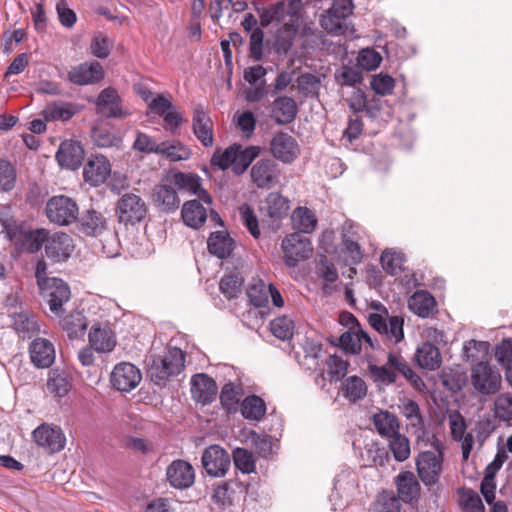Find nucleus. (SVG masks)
<instances>
[{
    "instance_id": "obj_64",
    "label": "nucleus",
    "mask_w": 512,
    "mask_h": 512,
    "mask_svg": "<svg viewBox=\"0 0 512 512\" xmlns=\"http://www.w3.org/2000/svg\"><path fill=\"white\" fill-rule=\"evenodd\" d=\"M399 510L400 502L394 493L383 492L379 495L375 504V512H399Z\"/></svg>"
},
{
    "instance_id": "obj_9",
    "label": "nucleus",
    "mask_w": 512,
    "mask_h": 512,
    "mask_svg": "<svg viewBox=\"0 0 512 512\" xmlns=\"http://www.w3.org/2000/svg\"><path fill=\"white\" fill-rule=\"evenodd\" d=\"M202 467L211 477H224L230 467L228 452L219 445L207 447L201 457Z\"/></svg>"
},
{
    "instance_id": "obj_43",
    "label": "nucleus",
    "mask_w": 512,
    "mask_h": 512,
    "mask_svg": "<svg viewBox=\"0 0 512 512\" xmlns=\"http://www.w3.org/2000/svg\"><path fill=\"white\" fill-rule=\"evenodd\" d=\"M46 387L54 396L64 397L70 389V382L65 372L53 369L49 371Z\"/></svg>"
},
{
    "instance_id": "obj_5",
    "label": "nucleus",
    "mask_w": 512,
    "mask_h": 512,
    "mask_svg": "<svg viewBox=\"0 0 512 512\" xmlns=\"http://www.w3.org/2000/svg\"><path fill=\"white\" fill-rule=\"evenodd\" d=\"M444 449L423 450L416 459L417 473L426 486H433L439 481L442 472Z\"/></svg>"
},
{
    "instance_id": "obj_25",
    "label": "nucleus",
    "mask_w": 512,
    "mask_h": 512,
    "mask_svg": "<svg viewBox=\"0 0 512 512\" xmlns=\"http://www.w3.org/2000/svg\"><path fill=\"white\" fill-rule=\"evenodd\" d=\"M193 132L203 146H213L214 138L212 121L207 112L201 106H197L194 110Z\"/></svg>"
},
{
    "instance_id": "obj_40",
    "label": "nucleus",
    "mask_w": 512,
    "mask_h": 512,
    "mask_svg": "<svg viewBox=\"0 0 512 512\" xmlns=\"http://www.w3.org/2000/svg\"><path fill=\"white\" fill-rule=\"evenodd\" d=\"M270 284H266L259 278L253 279L247 288L250 303L255 307H266L269 302Z\"/></svg>"
},
{
    "instance_id": "obj_50",
    "label": "nucleus",
    "mask_w": 512,
    "mask_h": 512,
    "mask_svg": "<svg viewBox=\"0 0 512 512\" xmlns=\"http://www.w3.org/2000/svg\"><path fill=\"white\" fill-rule=\"evenodd\" d=\"M343 259L348 265H356L362 260V251L358 242L348 234L343 235L342 249Z\"/></svg>"
},
{
    "instance_id": "obj_23",
    "label": "nucleus",
    "mask_w": 512,
    "mask_h": 512,
    "mask_svg": "<svg viewBox=\"0 0 512 512\" xmlns=\"http://www.w3.org/2000/svg\"><path fill=\"white\" fill-rule=\"evenodd\" d=\"M191 394L196 402L203 405L209 404L216 398L217 385L206 374L194 375L191 379Z\"/></svg>"
},
{
    "instance_id": "obj_31",
    "label": "nucleus",
    "mask_w": 512,
    "mask_h": 512,
    "mask_svg": "<svg viewBox=\"0 0 512 512\" xmlns=\"http://www.w3.org/2000/svg\"><path fill=\"white\" fill-rule=\"evenodd\" d=\"M292 227L296 233L309 234L317 225V218L313 211L307 207L296 208L291 215Z\"/></svg>"
},
{
    "instance_id": "obj_32",
    "label": "nucleus",
    "mask_w": 512,
    "mask_h": 512,
    "mask_svg": "<svg viewBox=\"0 0 512 512\" xmlns=\"http://www.w3.org/2000/svg\"><path fill=\"white\" fill-rule=\"evenodd\" d=\"M417 364L427 370H436L440 367L442 359L439 349L431 343H423L416 350Z\"/></svg>"
},
{
    "instance_id": "obj_46",
    "label": "nucleus",
    "mask_w": 512,
    "mask_h": 512,
    "mask_svg": "<svg viewBox=\"0 0 512 512\" xmlns=\"http://www.w3.org/2000/svg\"><path fill=\"white\" fill-rule=\"evenodd\" d=\"M241 413L248 420L259 421L266 413L265 402L255 395L246 397L241 404Z\"/></svg>"
},
{
    "instance_id": "obj_35",
    "label": "nucleus",
    "mask_w": 512,
    "mask_h": 512,
    "mask_svg": "<svg viewBox=\"0 0 512 512\" xmlns=\"http://www.w3.org/2000/svg\"><path fill=\"white\" fill-rule=\"evenodd\" d=\"M433 296L426 291L415 292L408 300L409 309L420 317H428L435 309Z\"/></svg>"
},
{
    "instance_id": "obj_27",
    "label": "nucleus",
    "mask_w": 512,
    "mask_h": 512,
    "mask_svg": "<svg viewBox=\"0 0 512 512\" xmlns=\"http://www.w3.org/2000/svg\"><path fill=\"white\" fill-rule=\"evenodd\" d=\"M80 231L91 237H99L107 230L106 218L99 212L89 210L79 220Z\"/></svg>"
},
{
    "instance_id": "obj_51",
    "label": "nucleus",
    "mask_w": 512,
    "mask_h": 512,
    "mask_svg": "<svg viewBox=\"0 0 512 512\" xmlns=\"http://www.w3.org/2000/svg\"><path fill=\"white\" fill-rule=\"evenodd\" d=\"M459 504L466 512L485 511V507L480 496L471 489L463 488L459 491Z\"/></svg>"
},
{
    "instance_id": "obj_30",
    "label": "nucleus",
    "mask_w": 512,
    "mask_h": 512,
    "mask_svg": "<svg viewBox=\"0 0 512 512\" xmlns=\"http://www.w3.org/2000/svg\"><path fill=\"white\" fill-rule=\"evenodd\" d=\"M207 244L209 252L218 258L230 256L235 245L234 240L224 231L211 233Z\"/></svg>"
},
{
    "instance_id": "obj_20",
    "label": "nucleus",
    "mask_w": 512,
    "mask_h": 512,
    "mask_svg": "<svg viewBox=\"0 0 512 512\" xmlns=\"http://www.w3.org/2000/svg\"><path fill=\"white\" fill-rule=\"evenodd\" d=\"M111 173L109 160L103 155H95L89 158L83 170V177L86 182L97 186L106 181Z\"/></svg>"
},
{
    "instance_id": "obj_10",
    "label": "nucleus",
    "mask_w": 512,
    "mask_h": 512,
    "mask_svg": "<svg viewBox=\"0 0 512 512\" xmlns=\"http://www.w3.org/2000/svg\"><path fill=\"white\" fill-rule=\"evenodd\" d=\"M142 380L140 369L130 362L118 363L112 370L110 382L112 386L121 392H130L135 389Z\"/></svg>"
},
{
    "instance_id": "obj_39",
    "label": "nucleus",
    "mask_w": 512,
    "mask_h": 512,
    "mask_svg": "<svg viewBox=\"0 0 512 512\" xmlns=\"http://www.w3.org/2000/svg\"><path fill=\"white\" fill-rule=\"evenodd\" d=\"M153 199L165 211H174L180 203L176 191L168 185L156 186L153 192Z\"/></svg>"
},
{
    "instance_id": "obj_42",
    "label": "nucleus",
    "mask_w": 512,
    "mask_h": 512,
    "mask_svg": "<svg viewBox=\"0 0 512 512\" xmlns=\"http://www.w3.org/2000/svg\"><path fill=\"white\" fill-rule=\"evenodd\" d=\"M14 329L22 338H32L41 333V326L34 316L19 314L14 320Z\"/></svg>"
},
{
    "instance_id": "obj_34",
    "label": "nucleus",
    "mask_w": 512,
    "mask_h": 512,
    "mask_svg": "<svg viewBox=\"0 0 512 512\" xmlns=\"http://www.w3.org/2000/svg\"><path fill=\"white\" fill-rule=\"evenodd\" d=\"M399 496L405 502H411L419 495L420 486L410 471L400 473L396 478Z\"/></svg>"
},
{
    "instance_id": "obj_44",
    "label": "nucleus",
    "mask_w": 512,
    "mask_h": 512,
    "mask_svg": "<svg viewBox=\"0 0 512 512\" xmlns=\"http://www.w3.org/2000/svg\"><path fill=\"white\" fill-rule=\"evenodd\" d=\"M296 33L295 17L289 16V20L285 21L277 31L276 45L278 50L283 52L288 51L292 46Z\"/></svg>"
},
{
    "instance_id": "obj_36",
    "label": "nucleus",
    "mask_w": 512,
    "mask_h": 512,
    "mask_svg": "<svg viewBox=\"0 0 512 512\" xmlns=\"http://www.w3.org/2000/svg\"><path fill=\"white\" fill-rule=\"evenodd\" d=\"M373 424L377 432L387 439L399 433V421L394 414L388 411L381 410L374 414Z\"/></svg>"
},
{
    "instance_id": "obj_54",
    "label": "nucleus",
    "mask_w": 512,
    "mask_h": 512,
    "mask_svg": "<svg viewBox=\"0 0 512 512\" xmlns=\"http://www.w3.org/2000/svg\"><path fill=\"white\" fill-rule=\"evenodd\" d=\"M369 373L376 383L389 385L396 381L397 374L394 366H390L388 361L385 365L378 366L371 364L369 365Z\"/></svg>"
},
{
    "instance_id": "obj_19",
    "label": "nucleus",
    "mask_w": 512,
    "mask_h": 512,
    "mask_svg": "<svg viewBox=\"0 0 512 512\" xmlns=\"http://www.w3.org/2000/svg\"><path fill=\"white\" fill-rule=\"evenodd\" d=\"M29 354L32 363L38 368H48L55 361L54 344L46 338H35L29 345Z\"/></svg>"
},
{
    "instance_id": "obj_14",
    "label": "nucleus",
    "mask_w": 512,
    "mask_h": 512,
    "mask_svg": "<svg viewBox=\"0 0 512 512\" xmlns=\"http://www.w3.org/2000/svg\"><path fill=\"white\" fill-rule=\"evenodd\" d=\"M73 239L64 232H53L45 245L46 256L53 262L66 261L74 250Z\"/></svg>"
},
{
    "instance_id": "obj_49",
    "label": "nucleus",
    "mask_w": 512,
    "mask_h": 512,
    "mask_svg": "<svg viewBox=\"0 0 512 512\" xmlns=\"http://www.w3.org/2000/svg\"><path fill=\"white\" fill-rule=\"evenodd\" d=\"M389 449L398 462L407 460L411 454L409 439L400 433L388 438Z\"/></svg>"
},
{
    "instance_id": "obj_56",
    "label": "nucleus",
    "mask_w": 512,
    "mask_h": 512,
    "mask_svg": "<svg viewBox=\"0 0 512 512\" xmlns=\"http://www.w3.org/2000/svg\"><path fill=\"white\" fill-rule=\"evenodd\" d=\"M490 349V344L486 341L470 340L464 344L463 352L466 361H477L484 358Z\"/></svg>"
},
{
    "instance_id": "obj_53",
    "label": "nucleus",
    "mask_w": 512,
    "mask_h": 512,
    "mask_svg": "<svg viewBox=\"0 0 512 512\" xmlns=\"http://www.w3.org/2000/svg\"><path fill=\"white\" fill-rule=\"evenodd\" d=\"M494 416L500 421H512V394L502 393L494 401Z\"/></svg>"
},
{
    "instance_id": "obj_12",
    "label": "nucleus",
    "mask_w": 512,
    "mask_h": 512,
    "mask_svg": "<svg viewBox=\"0 0 512 512\" xmlns=\"http://www.w3.org/2000/svg\"><path fill=\"white\" fill-rule=\"evenodd\" d=\"M33 439L40 447L50 453H57L64 449L66 437L59 426L42 424L33 431Z\"/></svg>"
},
{
    "instance_id": "obj_48",
    "label": "nucleus",
    "mask_w": 512,
    "mask_h": 512,
    "mask_svg": "<svg viewBox=\"0 0 512 512\" xmlns=\"http://www.w3.org/2000/svg\"><path fill=\"white\" fill-rule=\"evenodd\" d=\"M61 326L69 337L76 338L85 333L88 323L81 313H73L61 320Z\"/></svg>"
},
{
    "instance_id": "obj_58",
    "label": "nucleus",
    "mask_w": 512,
    "mask_h": 512,
    "mask_svg": "<svg viewBox=\"0 0 512 512\" xmlns=\"http://www.w3.org/2000/svg\"><path fill=\"white\" fill-rule=\"evenodd\" d=\"M382 62V56L373 48H364L359 51L357 64L366 71L376 70Z\"/></svg>"
},
{
    "instance_id": "obj_8",
    "label": "nucleus",
    "mask_w": 512,
    "mask_h": 512,
    "mask_svg": "<svg viewBox=\"0 0 512 512\" xmlns=\"http://www.w3.org/2000/svg\"><path fill=\"white\" fill-rule=\"evenodd\" d=\"M46 214L55 224L69 225L77 218L78 206L70 197L54 196L46 204Z\"/></svg>"
},
{
    "instance_id": "obj_33",
    "label": "nucleus",
    "mask_w": 512,
    "mask_h": 512,
    "mask_svg": "<svg viewBox=\"0 0 512 512\" xmlns=\"http://www.w3.org/2000/svg\"><path fill=\"white\" fill-rule=\"evenodd\" d=\"M297 112L295 101L290 97H279L273 102L271 116L279 124L290 123Z\"/></svg>"
},
{
    "instance_id": "obj_55",
    "label": "nucleus",
    "mask_w": 512,
    "mask_h": 512,
    "mask_svg": "<svg viewBox=\"0 0 512 512\" xmlns=\"http://www.w3.org/2000/svg\"><path fill=\"white\" fill-rule=\"evenodd\" d=\"M50 235L51 232L46 229L29 231L24 237L25 248L31 253L39 251L43 245L47 244Z\"/></svg>"
},
{
    "instance_id": "obj_45",
    "label": "nucleus",
    "mask_w": 512,
    "mask_h": 512,
    "mask_svg": "<svg viewBox=\"0 0 512 512\" xmlns=\"http://www.w3.org/2000/svg\"><path fill=\"white\" fill-rule=\"evenodd\" d=\"M342 392L350 402H356L366 396L367 386L360 377L350 376L343 382Z\"/></svg>"
},
{
    "instance_id": "obj_4",
    "label": "nucleus",
    "mask_w": 512,
    "mask_h": 512,
    "mask_svg": "<svg viewBox=\"0 0 512 512\" xmlns=\"http://www.w3.org/2000/svg\"><path fill=\"white\" fill-rule=\"evenodd\" d=\"M373 307L377 310L383 309L385 316L378 313L369 315L370 325L387 340L392 343H399L404 338V319L401 316H388V312L381 303H376Z\"/></svg>"
},
{
    "instance_id": "obj_28",
    "label": "nucleus",
    "mask_w": 512,
    "mask_h": 512,
    "mask_svg": "<svg viewBox=\"0 0 512 512\" xmlns=\"http://www.w3.org/2000/svg\"><path fill=\"white\" fill-rule=\"evenodd\" d=\"M157 155L170 162H180L190 159L192 152L187 145L179 140H166L160 142V148Z\"/></svg>"
},
{
    "instance_id": "obj_52",
    "label": "nucleus",
    "mask_w": 512,
    "mask_h": 512,
    "mask_svg": "<svg viewBox=\"0 0 512 512\" xmlns=\"http://www.w3.org/2000/svg\"><path fill=\"white\" fill-rule=\"evenodd\" d=\"M242 397V388L239 385L233 383H227L223 386L220 394V401L222 406L227 411L236 409V405Z\"/></svg>"
},
{
    "instance_id": "obj_59",
    "label": "nucleus",
    "mask_w": 512,
    "mask_h": 512,
    "mask_svg": "<svg viewBox=\"0 0 512 512\" xmlns=\"http://www.w3.org/2000/svg\"><path fill=\"white\" fill-rule=\"evenodd\" d=\"M270 330L278 339L287 340L293 335L294 322L287 316L277 317L271 321Z\"/></svg>"
},
{
    "instance_id": "obj_21",
    "label": "nucleus",
    "mask_w": 512,
    "mask_h": 512,
    "mask_svg": "<svg viewBox=\"0 0 512 512\" xmlns=\"http://www.w3.org/2000/svg\"><path fill=\"white\" fill-rule=\"evenodd\" d=\"M339 343L350 354H358L363 345H367L371 349L375 347L372 338L360 325L349 327V330L341 335Z\"/></svg>"
},
{
    "instance_id": "obj_7",
    "label": "nucleus",
    "mask_w": 512,
    "mask_h": 512,
    "mask_svg": "<svg viewBox=\"0 0 512 512\" xmlns=\"http://www.w3.org/2000/svg\"><path fill=\"white\" fill-rule=\"evenodd\" d=\"M41 294L46 300L52 313L59 316L63 312V305L70 300L71 292L69 286L56 277L49 278L48 281L41 282Z\"/></svg>"
},
{
    "instance_id": "obj_60",
    "label": "nucleus",
    "mask_w": 512,
    "mask_h": 512,
    "mask_svg": "<svg viewBox=\"0 0 512 512\" xmlns=\"http://www.w3.org/2000/svg\"><path fill=\"white\" fill-rule=\"evenodd\" d=\"M132 147L134 150L141 153L158 154L160 143H158L152 136L144 132L137 131Z\"/></svg>"
},
{
    "instance_id": "obj_3",
    "label": "nucleus",
    "mask_w": 512,
    "mask_h": 512,
    "mask_svg": "<svg viewBox=\"0 0 512 512\" xmlns=\"http://www.w3.org/2000/svg\"><path fill=\"white\" fill-rule=\"evenodd\" d=\"M471 383L479 393L490 395L500 390L502 377L496 367L487 361L480 360L471 369Z\"/></svg>"
},
{
    "instance_id": "obj_63",
    "label": "nucleus",
    "mask_w": 512,
    "mask_h": 512,
    "mask_svg": "<svg viewBox=\"0 0 512 512\" xmlns=\"http://www.w3.org/2000/svg\"><path fill=\"white\" fill-rule=\"evenodd\" d=\"M235 466L243 473H251L255 469V461L251 452L244 448H237L233 451Z\"/></svg>"
},
{
    "instance_id": "obj_13",
    "label": "nucleus",
    "mask_w": 512,
    "mask_h": 512,
    "mask_svg": "<svg viewBox=\"0 0 512 512\" xmlns=\"http://www.w3.org/2000/svg\"><path fill=\"white\" fill-rule=\"evenodd\" d=\"M117 214L121 222L134 224L145 217L146 205L140 196L127 193L118 201Z\"/></svg>"
},
{
    "instance_id": "obj_2",
    "label": "nucleus",
    "mask_w": 512,
    "mask_h": 512,
    "mask_svg": "<svg viewBox=\"0 0 512 512\" xmlns=\"http://www.w3.org/2000/svg\"><path fill=\"white\" fill-rule=\"evenodd\" d=\"M185 364V355L181 349L169 348L164 355L158 356L152 360L148 373L151 379L160 384L170 376L178 375Z\"/></svg>"
},
{
    "instance_id": "obj_22",
    "label": "nucleus",
    "mask_w": 512,
    "mask_h": 512,
    "mask_svg": "<svg viewBox=\"0 0 512 512\" xmlns=\"http://www.w3.org/2000/svg\"><path fill=\"white\" fill-rule=\"evenodd\" d=\"M96 104L99 112L108 118H120L130 114V112L123 109L121 99L117 91L113 88L102 90L97 98Z\"/></svg>"
},
{
    "instance_id": "obj_11",
    "label": "nucleus",
    "mask_w": 512,
    "mask_h": 512,
    "mask_svg": "<svg viewBox=\"0 0 512 512\" xmlns=\"http://www.w3.org/2000/svg\"><path fill=\"white\" fill-rule=\"evenodd\" d=\"M270 152L275 159L290 164L299 157L300 147L292 135L278 132L270 141Z\"/></svg>"
},
{
    "instance_id": "obj_47",
    "label": "nucleus",
    "mask_w": 512,
    "mask_h": 512,
    "mask_svg": "<svg viewBox=\"0 0 512 512\" xmlns=\"http://www.w3.org/2000/svg\"><path fill=\"white\" fill-rule=\"evenodd\" d=\"M244 279L237 271L225 274L220 280V290L227 298H234L241 292Z\"/></svg>"
},
{
    "instance_id": "obj_57",
    "label": "nucleus",
    "mask_w": 512,
    "mask_h": 512,
    "mask_svg": "<svg viewBox=\"0 0 512 512\" xmlns=\"http://www.w3.org/2000/svg\"><path fill=\"white\" fill-rule=\"evenodd\" d=\"M92 138L101 148L118 147L122 143V138L107 128H95Z\"/></svg>"
},
{
    "instance_id": "obj_41",
    "label": "nucleus",
    "mask_w": 512,
    "mask_h": 512,
    "mask_svg": "<svg viewBox=\"0 0 512 512\" xmlns=\"http://www.w3.org/2000/svg\"><path fill=\"white\" fill-rule=\"evenodd\" d=\"M77 112L75 105L71 103H51L43 110L42 114L46 121H68Z\"/></svg>"
},
{
    "instance_id": "obj_61",
    "label": "nucleus",
    "mask_w": 512,
    "mask_h": 512,
    "mask_svg": "<svg viewBox=\"0 0 512 512\" xmlns=\"http://www.w3.org/2000/svg\"><path fill=\"white\" fill-rule=\"evenodd\" d=\"M382 268L389 274L395 275L401 270L404 256L401 252L385 250L381 255Z\"/></svg>"
},
{
    "instance_id": "obj_37",
    "label": "nucleus",
    "mask_w": 512,
    "mask_h": 512,
    "mask_svg": "<svg viewBox=\"0 0 512 512\" xmlns=\"http://www.w3.org/2000/svg\"><path fill=\"white\" fill-rule=\"evenodd\" d=\"M259 146H249L242 149L241 146L235 145V157H233L232 169L236 174H242L253 160L260 154Z\"/></svg>"
},
{
    "instance_id": "obj_15",
    "label": "nucleus",
    "mask_w": 512,
    "mask_h": 512,
    "mask_svg": "<svg viewBox=\"0 0 512 512\" xmlns=\"http://www.w3.org/2000/svg\"><path fill=\"white\" fill-rule=\"evenodd\" d=\"M250 176L258 188L269 189L278 182L279 170L273 160L260 159L252 166Z\"/></svg>"
},
{
    "instance_id": "obj_18",
    "label": "nucleus",
    "mask_w": 512,
    "mask_h": 512,
    "mask_svg": "<svg viewBox=\"0 0 512 512\" xmlns=\"http://www.w3.org/2000/svg\"><path fill=\"white\" fill-rule=\"evenodd\" d=\"M166 476L170 485L178 489L190 487L195 480L194 468L184 460H174L167 467Z\"/></svg>"
},
{
    "instance_id": "obj_16",
    "label": "nucleus",
    "mask_w": 512,
    "mask_h": 512,
    "mask_svg": "<svg viewBox=\"0 0 512 512\" xmlns=\"http://www.w3.org/2000/svg\"><path fill=\"white\" fill-rule=\"evenodd\" d=\"M171 183L179 190L196 195L204 204L208 206L212 204V198L202 187V179L197 174L177 172L173 174Z\"/></svg>"
},
{
    "instance_id": "obj_38",
    "label": "nucleus",
    "mask_w": 512,
    "mask_h": 512,
    "mask_svg": "<svg viewBox=\"0 0 512 512\" xmlns=\"http://www.w3.org/2000/svg\"><path fill=\"white\" fill-rule=\"evenodd\" d=\"M89 343L94 350L101 353L111 352L115 347V340L111 333L96 326H93L89 333Z\"/></svg>"
},
{
    "instance_id": "obj_1",
    "label": "nucleus",
    "mask_w": 512,
    "mask_h": 512,
    "mask_svg": "<svg viewBox=\"0 0 512 512\" xmlns=\"http://www.w3.org/2000/svg\"><path fill=\"white\" fill-rule=\"evenodd\" d=\"M354 5L352 0H334L331 6L320 15L319 24L324 31L334 36L353 33L349 21Z\"/></svg>"
},
{
    "instance_id": "obj_17",
    "label": "nucleus",
    "mask_w": 512,
    "mask_h": 512,
    "mask_svg": "<svg viewBox=\"0 0 512 512\" xmlns=\"http://www.w3.org/2000/svg\"><path fill=\"white\" fill-rule=\"evenodd\" d=\"M104 78V70L99 62H85L74 66L68 72V79L75 85H90Z\"/></svg>"
},
{
    "instance_id": "obj_29",
    "label": "nucleus",
    "mask_w": 512,
    "mask_h": 512,
    "mask_svg": "<svg viewBox=\"0 0 512 512\" xmlns=\"http://www.w3.org/2000/svg\"><path fill=\"white\" fill-rule=\"evenodd\" d=\"M260 210L271 219H280L286 216L289 210V202L281 194L271 192L262 202Z\"/></svg>"
},
{
    "instance_id": "obj_24",
    "label": "nucleus",
    "mask_w": 512,
    "mask_h": 512,
    "mask_svg": "<svg viewBox=\"0 0 512 512\" xmlns=\"http://www.w3.org/2000/svg\"><path fill=\"white\" fill-rule=\"evenodd\" d=\"M56 159L61 167L75 170L82 164L84 150L79 142L66 140L61 143Z\"/></svg>"
},
{
    "instance_id": "obj_62",
    "label": "nucleus",
    "mask_w": 512,
    "mask_h": 512,
    "mask_svg": "<svg viewBox=\"0 0 512 512\" xmlns=\"http://www.w3.org/2000/svg\"><path fill=\"white\" fill-rule=\"evenodd\" d=\"M413 433L416 436L417 444L421 448L430 447L432 448V450L438 451L439 449H444L443 443L438 439V437L434 433H432L426 428V425L421 427V429L415 430Z\"/></svg>"
},
{
    "instance_id": "obj_26",
    "label": "nucleus",
    "mask_w": 512,
    "mask_h": 512,
    "mask_svg": "<svg viewBox=\"0 0 512 512\" xmlns=\"http://www.w3.org/2000/svg\"><path fill=\"white\" fill-rule=\"evenodd\" d=\"M204 203L199 200H190L183 204L182 218L184 223L194 229L200 228L207 219V209Z\"/></svg>"
},
{
    "instance_id": "obj_6",
    "label": "nucleus",
    "mask_w": 512,
    "mask_h": 512,
    "mask_svg": "<svg viewBox=\"0 0 512 512\" xmlns=\"http://www.w3.org/2000/svg\"><path fill=\"white\" fill-rule=\"evenodd\" d=\"M284 261L289 267H295L300 261L310 257L313 251L311 241L300 233L287 235L281 245Z\"/></svg>"
}]
</instances>
